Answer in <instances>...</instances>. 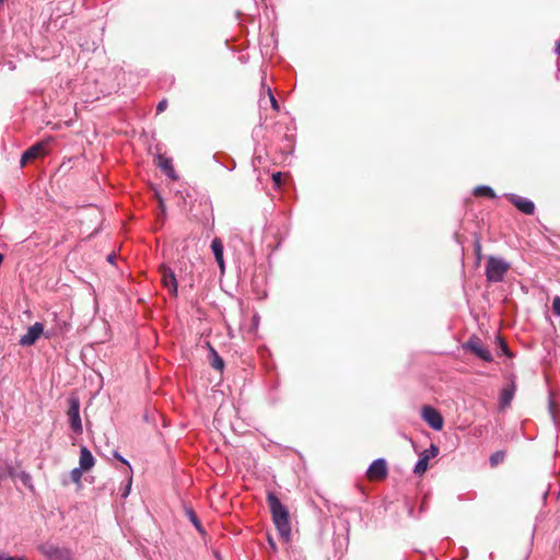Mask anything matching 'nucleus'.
Returning a JSON list of instances; mask_svg holds the SVG:
<instances>
[{
	"instance_id": "obj_16",
	"label": "nucleus",
	"mask_w": 560,
	"mask_h": 560,
	"mask_svg": "<svg viewBox=\"0 0 560 560\" xmlns=\"http://www.w3.org/2000/svg\"><path fill=\"white\" fill-rule=\"evenodd\" d=\"M514 385H511L509 387H505L501 390L500 393V407L502 409L506 408L508 406H510L513 397H514Z\"/></svg>"
},
{
	"instance_id": "obj_37",
	"label": "nucleus",
	"mask_w": 560,
	"mask_h": 560,
	"mask_svg": "<svg viewBox=\"0 0 560 560\" xmlns=\"http://www.w3.org/2000/svg\"><path fill=\"white\" fill-rule=\"evenodd\" d=\"M502 349L506 352L508 349H506V345L502 342Z\"/></svg>"
},
{
	"instance_id": "obj_36",
	"label": "nucleus",
	"mask_w": 560,
	"mask_h": 560,
	"mask_svg": "<svg viewBox=\"0 0 560 560\" xmlns=\"http://www.w3.org/2000/svg\"><path fill=\"white\" fill-rule=\"evenodd\" d=\"M4 256L0 253V266L2 265Z\"/></svg>"
},
{
	"instance_id": "obj_38",
	"label": "nucleus",
	"mask_w": 560,
	"mask_h": 560,
	"mask_svg": "<svg viewBox=\"0 0 560 560\" xmlns=\"http://www.w3.org/2000/svg\"><path fill=\"white\" fill-rule=\"evenodd\" d=\"M160 206H161L162 211H164V203H163V202H161V205H160Z\"/></svg>"
},
{
	"instance_id": "obj_22",
	"label": "nucleus",
	"mask_w": 560,
	"mask_h": 560,
	"mask_svg": "<svg viewBox=\"0 0 560 560\" xmlns=\"http://www.w3.org/2000/svg\"><path fill=\"white\" fill-rule=\"evenodd\" d=\"M504 456H505L504 453L501 451L493 453L490 456L491 466H497L498 464L502 463L504 459Z\"/></svg>"
},
{
	"instance_id": "obj_15",
	"label": "nucleus",
	"mask_w": 560,
	"mask_h": 560,
	"mask_svg": "<svg viewBox=\"0 0 560 560\" xmlns=\"http://www.w3.org/2000/svg\"><path fill=\"white\" fill-rule=\"evenodd\" d=\"M158 166L171 179H176V173L173 168V161L164 155H158Z\"/></svg>"
},
{
	"instance_id": "obj_18",
	"label": "nucleus",
	"mask_w": 560,
	"mask_h": 560,
	"mask_svg": "<svg viewBox=\"0 0 560 560\" xmlns=\"http://www.w3.org/2000/svg\"><path fill=\"white\" fill-rule=\"evenodd\" d=\"M474 195L479 197V196H485V197H488V198H495V192L493 191V189L489 186H486V185H482V186H477L475 189H474Z\"/></svg>"
},
{
	"instance_id": "obj_3",
	"label": "nucleus",
	"mask_w": 560,
	"mask_h": 560,
	"mask_svg": "<svg viewBox=\"0 0 560 560\" xmlns=\"http://www.w3.org/2000/svg\"><path fill=\"white\" fill-rule=\"evenodd\" d=\"M68 420L71 430L75 434H82L83 427L80 417V401L77 397H71L69 399V409H68Z\"/></svg>"
},
{
	"instance_id": "obj_25",
	"label": "nucleus",
	"mask_w": 560,
	"mask_h": 560,
	"mask_svg": "<svg viewBox=\"0 0 560 560\" xmlns=\"http://www.w3.org/2000/svg\"><path fill=\"white\" fill-rule=\"evenodd\" d=\"M113 455L115 458H117L118 460H120L122 464H125L127 466V468H128L127 474H132L131 465L129 464V462L126 458H124L117 451H114Z\"/></svg>"
},
{
	"instance_id": "obj_8",
	"label": "nucleus",
	"mask_w": 560,
	"mask_h": 560,
	"mask_svg": "<svg viewBox=\"0 0 560 560\" xmlns=\"http://www.w3.org/2000/svg\"><path fill=\"white\" fill-rule=\"evenodd\" d=\"M388 474L387 464L384 458H377L369 466L366 476L369 479H384Z\"/></svg>"
},
{
	"instance_id": "obj_1",
	"label": "nucleus",
	"mask_w": 560,
	"mask_h": 560,
	"mask_svg": "<svg viewBox=\"0 0 560 560\" xmlns=\"http://www.w3.org/2000/svg\"><path fill=\"white\" fill-rule=\"evenodd\" d=\"M267 503L279 535L288 541L291 537V524L288 509L273 492H268Z\"/></svg>"
},
{
	"instance_id": "obj_5",
	"label": "nucleus",
	"mask_w": 560,
	"mask_h": 560,
	"mask_svg": "<svg viewBox=\"0 0 560 560\" xmlns=\"http://www.w3.org/2000/svg\"><path fill=\"white\" fill-rule=\"evenodd\" d=\"M422 419L431 427L433 430L440 431L443 429L444 420L442 415L431 406H423L421 411Z\"/></svg>"
},
{
	"instance_id": "obj_20",
	"label": "nucleus",
	"mask_w": 560,
	"mask_h": 560,
	"mask_svg": "<svg viewBox=\"0 0 560 560\" xmlns=\"http://www.w3.org/2000/svg\"><path fill=\"white\" fill-rule=\"evenodd\" d=\"M21 482L27 487L30 490H34V485H33V479H32V476L31 474H28L27 471H21L20 474L16 472V476Z\"/></svg>"
},
{
	"instance_id": "obj_28",
	"label": "nucleus",
	"mask_w": 560,
	"mask_h": 560,
	"mask_svg": "<svg viewBox=\"0 0 560 560\" xmlns=\"http://www.w3.org/2000/svg\"><path fill=\"white\" fill-rule=\"evenodd\" d=\"M267 93H268V96H269V100H270L272 108L276 109V110H279L278 102H277L276 97L273 96L270 88L267 89Z\"/></svg>"
},
{
	"instance_id": "obj_4",
	"label": "nucleus",
	"mask_w": 560,
	"mask_h": 560,
	"mask_svg": "<svg viewBox=\"0 0 560 560\" xmlns=\"http://www.w3.org/2000/svg\"><path fill=\"white\" fill-rule=\"evenodd\" d=\"M38 549L48 560H72L68 549L58 548L51 544H42Z\"/></svg>"
},
{
	"instance_id": "obj_24",
	"label": "nucleus",
	"mask_w": 560,
	"mask_h": 560,
	"mask_svg": "<svg viewBox=\"0 0 560 560\" xmlns=\"http://www.w3.org/2000/svg\"><path fill=\"white\" fill-rule=\"evenodd\" d=\"M131 483H132V476H131V474H127V485L121 492L122 498H127L129 495L130 489H131Z\"/></svg>"
},
{
	"instance_id": "obj_27",
	"label": "nucleus",
	"mask_w": 560,
	"mask_h": 560,
	"mask_svg": "<svg viewBox=\"0 0 560 560\" xmlns=\"http://www.w3.org/2000/svg\"><path fill=\"white\" fill-rule=\"evenodd\" d=\"M439 454V448L434 444H431L430 448L425 450L422 455H430L431 457H434Z\"/></svg>"
},
{
	"instance_id": "obj_31",
	"label": "nucleus",
	"mask_w": 560,
	"mask_h": 560,
	"mask_svg": "<svg viewBox=\"0 0 560 560\" xmlns=\"http://www.w3.org/2000/svg\"><path fill=\"white\" fill-rule=\"evenodd\" d=\"M272 179H273L276 185H280V183H281V173L273 174L272 175Z\"/></svg>"
},
{
	"instance_id": "obj_9",
	"label": "nucleus",
	"mask_w": 560,
	"mask_h": 560,
	"mask_svg": "<svg viewBox=\"0 0 560 560\" xmlns=\"http://www.w3.org/2000/svg\"><path fill=\"white\" fill-rule=\"evenodd\" d=\"M47 145L48 142L40 141L28 148L21 156V165L24 166L30 160L45 155Z\"/></svg>"
},
{
	"instance_id": "obj_34",
	"label": "nucleus",
	"mask_w": 560,
	"mask_h": 560,
	"mask_svg": "<svg viewBox=\"0 0 560 560\" xmlns=\"http://www.w3.org/2000/svg\"><path fill=\"white\" fill-rule=\"evenodd\" d=\"M549 409H550L551 417L555 418V415H553V411H552V402L551 401L549 402Z\"/></svg>"
},
{
	"instance_id": "obj_32",
	"label": "nucleus",
	"mask_w": 560,
	"mask_h": 560,
	"mask_svg": "<svg viewBox=\"0 0 560 560\" xmlns=\"http://www.w3.org/2000/svg\"><path fill=\"white\" fill-rule=\"evenodd\" d=\"M556 54L558 56H560V39L557 42V45H556Z\"/></svg>"
},
{
	"instance_id": "obj_19",
	"label": "nucleus",
	"mask_w": 560,
	"mask_h": 560,
	"mask_svg": "<svg viewBox=\"0 0 560 560\" xmlns=\"http://www.w3.org/2000/svg\"><path fill=\"white\" fill-rule=\"evenodd\" d=\"M429 459L430 455H421L413 468V472L417 475L423 474L428 469Z\"/></svg>"
},
{
	"instance_id": "obj_29",
	"label": "nucleus",
	"mask_w": 560,
	"mask_h": 560,
	"mask_svg": "<svg viewBox=\"0 0 560 560\" xmlns=\"http://www.w3.org/2000/svg\"><path fill=\"white\" fill-rule=\"evenodd\" d=\"M166 107H167V101L162 100L161 102H159V104L156 106V110H158V113H162L166 109Z\"/></svg>"
},
{
	"instance_id": "obj_10",
	"label": "nucleus",
	"mask_w": 560,
	"mask_h": 560,
	"mask_svg": "<svg viewBox=\"0 0 560 560\" xmlns=\"http://www.w3.org/2000/svg\"><path fill=\"white\" fill-rule=\"evenodd\" d=\"M506 198L523 213L533 214L535 211V205L527 198L517 196L515 194L506 195Z\"/></svg>"
},
{
	"instance_id": "obj_26",
	"label": "nucleus",
	"mask_w": 560,
	"mask_h": 560,
	"mask_svg": "<svg viewBox=\"0 0 560 560\" xmlns=\"http://www.w3.org/2000/svg\"><path fill=\"white\" fill-rule=\"evenodd\" d=\"M552 312L555 315L560 316V296H555L552 300Z\"/></svg>"
},
{
	"instance_id": "obj_11",
	"label": "nucleus",
	"mask_w": 560,
	"mask_h": 560,
	"mask_svg": "<svg viewBox=\"0 0 560 560\" xmlns=\"http://www.w3.org/2000/svg\"><path fill=\"white\" fill-rule=\"evenodd\" d=\"M466 348L486 362H491L493 359L491 352L479 340L470 339L466 343Z\"/></svg>"
},
{
	"instance_id": "obj_7",
	"label": "nucleus",
	"mask_w": 560,
	"mask_h": 560,
	"mask_svg": "<svg viewBox=\"0 0 560 560\" xmlns=\"http://www.w3.org/2000/svg\"><path fill=\"white\" fill-rule=\"evenodd\" d=\"M44 334V325L42 323H35L28 327L26 334L21 336L19 343L23 347L34 345L38 338Z\"/></svg>"
},
{
	"instance_id": "obj_17",
	"label": "nucleus",
	"mask_w": 560,
	"mask_h": 560,
	"mask_svg": "<svg viewBox=\"0 0 560 560\" xmlns=\"http://www.w3.org/2000/svg\"><path fill=\"white\" fill-rule=\"evenodd\" d=\"M208 347H209V351H210L211 366L218 371H222L224 368L223 359L219 355L217 350L210 343H208Z\"/></svg>"
},
{
	"instance_id": "obj_13",
	"label": "nucleus",
	"mask_w": 560,
	"mask_h": 560,
	"mask_svg": "<svg viewBox=\"0 0 560 560\" xmlns=\"http://www.w3.org/2000/svg\"><path fill=\"white\" fill-rule=\"evenodd\" d=\"M211 249L213 252L215 261L221 270V272H224V259H223V244L220 238L215 237L211 242Z\"/></svg>"
},
{
	"instance_id": "obj_35",
	"label": "nucleus",
	"mask_w": 560,
	"mask_h": 560,
	"mask_svg": "<svg viewBox=\"0 0 560 560\" xmlns=\"http://www.w3.org/2000/svg\"><path fill=\"white\" fill-rule=\"evenodd\" d=\"M107 259H108V261L113 262L114 259H115V256L114 255H109Z\"/></svg>"
},
{
	"instance_id": "obj_14",
	"label": "nucleus",
	"mask_w": 560,
	"mask_h": 560,
	"mask_svg": "<svg viewBox=\"0 0 560 560\" xmlns=\"http://www.w3.org/2000/svg\"><path fill=\"white\" fill-rule=\"evenodd\" d=\"M16 470L13 463L7 458H0V482L7 478H15Z\"/></svg>"
},
{
	"instance_id": "obj_21",
	"label": "nucleus",
	"mask_w": 560,
	"mask_h": 560,
	"mask_svg": "<svg viewBox=\"0 0 560 560\" xmlns=\"http://www.w3.org/2000/svg\"><path fill=\"white\" fill-rule=\"evenodd\" d=\"M186 514L189 518V521L192 523V525L195 526V528L199 532V533H202L203 529H202V526L196 515V513L191 510V509H187L186 510Z\"/></svg>"
},
{
	"instance_id": "obj_6",
	"label": "nucleus",
	"mask_w": 560,
	"mask_h": 560,
	"mask_svg": "<svg viewBox=\"0 0 560 560\" xmlns=\"http://www.w3.org/2000/svg\"><path fill=\"white\" fill-rule=\"evenodd\" d=\"M163 285L168 290L173 296H177L178 285L174 271L166 265L160 267Z\"/></svg>"
},
{
	"instance_id": "obj_30",
	"label": "nucleus",
	"mask_w": 560,
	"mask_h": 560,
	"mask_svg": "<svg viewBox=\"0 0 560 560\" xmlns=\"http://www.w3.org/2000/svg\"><path fill=\"white\" fill-rule=\"evenodd\" d=\"M0 560H25V558L0 555Z\"/></svg>"
},
{
	"instance_id": "obj_23",
	"label": "nucleus",
	"mask_w": 560,
	"mask_h": 560,
	"mask_svg": "<svg viewBox=\"0 0 560 560\" xmlns=\"http://www.w3.org/2000/svg\"><path fill=\"white\" fill-rule=\"evenodd\" d=\"M84 470L81 469L80 467H77V468H73L71 471H70V478L71 480L74 482V483H80L81 481V478H82V472Z\"/></svg>"
},
{
	"instance_id": "obj_39",
	"label": "nucleus",
	"mask_w": 560,
	"mask_h": 560,
	"mask_svg": "<svg viewBox=\"0 0 560 560\" xmlns=\"http://www.w3.org/2000/svg\"><path fill=\"white\" fill-rule=\"evenodd\" d=\"M4 0H0V5L3 3Z\"/></svg>"
},
{
	"instance_id": "obj_12",
	"label": "nucleus",
	"mask_w": 560,
	"mask_h": 560,
	"mask_svg": "<svg viewBox=\"0 0 560 560\" xmlns=\"http://www.w3.org/2000/svg\"><path fill=\"white\" fill-rule=\"evenodd\" d=\"M95 464V459L91 451L86 446L80 450L79 467L84 471L90 470Z\"/></svg>"
},
{
	"instance_id": "obj_33",
	"label": "nucleus",
	"mask_w": 560,
	"mask_h": 560,
	"mask_svg": "<svg viewBox=\"0 0 560 560\" xmlns=\"http://www.w3.org/2000/svg\"><path fill=\"white\" fill-rule=\"evenodd\" d=\"M268 542H269V545H270V547H271L272 549H276V544H275V541L272 540V538L268 537Z\"/></svg>"
},
{
	"instance_id": "obj_2",
	"label": "nucleus",
	"mask_w": 560,
	"mask_h": 560,
	"mask_svg": "<svg viewBox=\"0 0 560 560\" xmlns=\"http://www.w3.org/2000/svg\"><path fill=\"white\" fill-rule=\"evenodd\" d=\"M511 264L502 257L489 256L486 264V278L489 282H502Z\"/></svg>"
}]
</instances>
